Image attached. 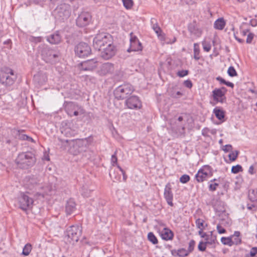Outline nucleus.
<instances>
[{
    "instance_id": "1",
    "label": "nucleus",
    "mask_w": 257,
    "mask_h": 257,
    "mask_svg": "<svg viewBox=\"0 0 257 257\" xmlns=\"http://www.w3.org/2000/svg\"><path fill=\"white\" fill-rule=\"evenodd\" d=\"M36 162L35 155L32 152L20 153L15 160V163L21 169H27L33 166Z\"/></svg>"
},
{
    "instance_id": "2",
    "label": "nucleus",
    "mask_w": 257,
    "mask_h": 257,
    "mask_svg": "<svg viewBox=\"0 0 257 257\" xmlns=\"http://www.w3.org/2000/svg\"><path fill=\"white\" fill-rule=\"evenodd\" d=\"M112 41H113V39L109 34L100 32L97 34L93 38V46L95 49L100 50L102 47Z\"/></svg>"
},
{
    "instance_id": "3",
    "label": "nucleus",
    "mask_w": 257,
    "mask_h": 257,
    "mask_svg": "<svg viewBox=\"0 0 257 257\" xmlns=\"http://www.w3.org/2000/svg\"><path fill=\"white\" fill-rule=\"evenodd\" d=\"M71 14V9L69 5L61 4L58 5L53 12L55 19L59 21L67 20Z\"/></svg>"
},
{
    "instance_id": "4",
    "label": "nucleus",
    "mask_w": 257,
    "mask_h": 257,
    "mask_svg": "<svg viewBox=\"0 0 257 257\" xmlns=\"http://www.w3.org/2000/svg\"><path fill=\"white\" fill-rule=\"evenodd\" d=\"M134 91V87L130 83L120 85L114 90V95L117 100L128 98Z\"/></svg>"
},
{
    "instance_id": "5",
    "label": "nucleus",
    "mask_w": 257,
    "mask_h": 257,
    "mask_svg": "<svg viewBox=\"0 0 257 257\" xmlns=\"http://www.w3.org/2000/svg\"><path fill=\"white\" fill-rule=\"evenodd\" d=\"M41 53L42 59L47 63L54 64L59 60V53L47 47L43 46Z\"/></svg>"
},
{
    "instance_id": "6",
    "label": "nucleus",
    "mask_w": 257,
    "mask_h": 257,
    "mask_svg": "<svg viewBox=\"0 0 257 257\" xmlns=\"http://www.w3.org/2000/svg\"><path fill=\"white\" fill-rule=\"evenodd\" d=\"M66 235L71 240L78 242L82 235V227L78 225L69 226L66 231Z\"/></svg>"
},
{
    "instance_id": "7",
    "label": "nucleus",
    "mask_w": 257,
    "mask_h": 257,
    "mask_svg": "<svg viewBox=\"0 0 257 257\" xmlns=\"http://www.w3.org/2000/svg\"><path fill=\"white\" fill-rule=\"evenodd\" d=\"M90 47L85 43H80L75 48V53L80 58L87 56L90 54Z\"/></svg>"
},
{
    "instance_id": "8",
    "label": "nucleus",
    "mask_w": 257,
    "mask_h": 257,
    "mask_svg": "<svg viewBox=\"0 0 257 257\" xmlns=\"http://www.w3.org/2000/svg\"><path fill=\"white\" fill-rule=\"evenodd\" d=\"M100 55L104 59H109L113 57L116 52L115 46L113 45V42H110L102 47L100 50Z\"/></svg>"
},
{
    "instance_id": "9",
    "label": "nucleus",
    "mask_w": 257,
    "mask_h": 257,
    "mask_svg": "<svg viewBox=\"0 0 257 257\" xmlns=\"http://www.w3.org/2000/svg\"><path fill=\"white\" fill-rule=\"evenodd\" d=\"M227 89L224 87L220 88H215L212 91L213 100L216 102L224 103L226 101L225 93Z\"/></svg>"
},
{
    "instance_id": "10",
    "label": "nucleus",
    "mask_w": 257,
    "mask_h": 257,
    "mask_svg": "<svg viewBox=\"0 0 257 257\" xmlns=\"http://www.w3.org/2000/svg\"><path fill=\"white\" fill-rule=\"evenodd\" d=\"M91 16L90 14L87 12H82L81 13L76 19V24L80 27H85L91 22Z\"/></svg>"
},
{
    "instance_id": "11",
    "label": "nucleus",
    "mask_w": 257,
    "mask_h": 257,
    "mask_svg": "<svg viewBox=\"0 0 257 257\" xmlns=\"http://www.w3.org/2000/svg\"><path fill=\"white\" fill-rule=\"evenodd\" d=\"M19 202L20 208L24 211H27L28 208L32 207L33 199L26 194H22L19 198Z\"/></svg>"
},
{
    "instance_id": "12",
    "label": "nucleus",
    "mask_w": 257,
    "mask_h": 257,
    "mask_svg": "<svg viewBox=\"0 0 257 257\" xmlns=\"http://www.w3.org/2000/svg\"><path fill=\"white\" fill-rule=\"evenodd\" d=\"M130 46L127 49V52L138 51L141 50L142 46L137 38L134 36L132 33L131 34Z\"/></svg>"
},
{
    "instance_id": "13",
    "label": "nucleus",
    "mask_w": 257,
    "mask_h": 257,
    "mask_svg": "<svg viewBox=\"0 0 257 257\" xmlns=\"http://www.w3.org/2000/svg\"><path fill=\"white\" fill-rule=\"evenodd\" d=\"M15 79L14 71L10 68L5 67L0 71V80H14Z\"/></svg>"
},
{
    "instance_id": "14",
    "label": "nucleus",
    "mask_w": 257,
    "mask_h": 257,
    "mask_svg": "<svg viewBox=\"0 0 257 257\" xmlns=\"http://www.w3.org/2000/svg\"><path fill=\"white\" fill-rule=\"evenodd\" d=\"M125 104L131 109L138 108L141 106V102L136 96H132L126 99Z\"/></svg>"
},
{
    "instance_id": "15",
    "label": "nucleus",
    "mask_w": 257,
    "mask_h": 257,
    "mask_svg": "<svg viewBox=\"0 0 257 257\" xmlns=\"http://www.w3.org/2000/svg\"><path fill=\"white\" fill-rule=\"evenodd\" d=\"M65 108L67 110H74L73 114L75 116L83 114L84 113V110L81 106L72 102H66Z\"/></svg>"
},
{
    "instance_id": "16",
    "label": "nucleus",
    "mask_w": 257,
    "mask_h": 257,
    "mask_svg": "<svg viewBox=\"0 0 257 257\" xmlns=\"http://www.w3.org/2000/svg\"><path fill=\"white\" fill-rule=\"evenodd\" d=\"M92 138L90 136L83 139H78L74 141L77 146L80 148V151L85 152L89 145L92 142Z\"/></svg>"
},
{
    "instance_id": "17",
    "label": "nucleus",
    "mask_w": 257,
    "mask_h": 257,
    "mask_svg": "<svg viewBox=\"0 0 257 257\" xmlns=\"http://www.w3.org/2000/svg\"><path fill=\"white\" fill-rule=\"evenodd\" d=\"M164 195L168 204L171 206H173L174 204L172 202L173 194L172 192L171 185L170 183H167L166 185Z\"/></svg>"
},
{
    "instance_id": "18",
    "label": "nucleus",
    "mask_w": 257,
    "mask_h": 257,
    "mask_svg": "<svg viewBox=\"0 0 257 257\" xmlns=\"http://www.w3.org/2000/svg\"><path fill=\"white\" fill-rule=\"evenodd\" d=\"M98 61L95 59L88 60L81 63V69L85 71H90L96 67Z\"/></svg>"
},
{
    "instance_id": "19",
    "label": "nucleus",
    "mask_w": 257,
    "mask_h": 257,
    "mask_svg": "<svg viewBox=\"0 0 257 257\" xmlns=\"http://www.w3.org/2000/svg\"><path fill=\"white\" fill-rule=\"evenodd\" d=\"M162 37V38L159 39L162 45H172L175 43L177 41V38L174 35H166L164 33Z\"/></svg>"
},
{
    "instance_id": "20",
    "label": "nucleus",
    "mask_w": 257,
    "mask_h": 257,
    "mask_svg": "<svg viewBox=\"0 0 257 257\" xmlns=\"http://www.w3.org/2000/svg\"><path fill=\"white\" fill-rule=\"evenodd\" d=\"M113 70L114 67L113 64L110 63H105L101 65L99 73L100 75H104L112 72Z\"/></svg>"
},
{
    "instance_id": "21",
    "label": "nucleus",
    "mask_w": 257,
    "mask_h": 257,
    "mask_svg": "<svg viewBox=\"0 0 257 257\" xmlns=\"http://www.w3.org/2000/svg\"><path fill=\"white\" fill-rule=\"evenodd\" d=\"M213 112L218 120L222 122L225 121V112L222 108L219 107H215L213 110Z\"/></svg>"
},
{
    "instance_id": "22",
    "label": "nucleus",
    "mask_w": 257,
    "mask_h": 257,
    "mask_svg": "<svg viewBox=\"0 0 257 257\" xmlns=\"http://www.w3.org/2000/svg\"><path fill=\"white\" fill-rule=\"evenodd\" d=\"M160 235L162 239L165 240H171L174 236L173 232L168 228H164Z\"/></svg>"
},
{
    "instance_id": "23",
    "label": "nucleus",
    "mask_w": 257,
    "mask_h": 257,
    "mask_svg": "<svg viewBox=\"0 0 257 257\" xmlns=\"http://www.w3.org/2000/svg\"><path fill=\"white\" fill-rule=\"evenodd\" d=\"M76 209V204L73 199H69L66 205L65 210L67 215L72 214Z\"/></svg>"
},
{
    "instance_id": "24",
    "label": "nucleus",
    "mask_w": 257,
    "mask_h": 257,
    "mask_svg": "<svg viewBox=\"0 0 257 257\" xmlns=\"http://www.w3.org/2000/svg\"><path fill=\"white\" fill-rule=\"evenodd\" d=\"M210 177L207 172H203L202 170H199L195 175V178L198 182H202L206 180Z\"/></svg>"
},
{
    "instance_id": "25",
    "label": "nucleus",
    "mask_w": 257,
    "mask_h": 257,
    "mask_svg": "<svg viewBox=\"0 0 257 257\" xmlns=\"http://www.w3.org/2000/svg\"><path fill=\"white\" fill-rule=\"evenodd\" d=\"M47 40L51 44H56L61 41V37L60 35L57 33L47 37Z\"/></svg>"
},
{
    "instance_id": "26",
    "label": "nucleus",
    "mask_w": 257,
    "mask_h": 257,
    "mask_svg": "<svg viewBox=\"0 0 257 257\" xmlns=\"http://www.w3.org/2000/svg\"><path fill=\"white\" fill-rule=\"evenodd\" d=\"M225 25L226 22L224 19L223 18H220L215 21L214 23V28L216 30H222L224 29Z\"/></svg>"
},
{
    "instance_id": "27",
    "label": "nucleus",
    "mask_w": 257,
    "mask_h": 257,
    "mask_svg": "<svg viewBox=\"0 0 257 257\" xmlns=\"http://www.w3.org/2000/svg\"><path fill=\"white\" fill-rule=\"evenodd\" d=\"M160 65V69L164 71L168 70L171 65V59L168 58L165 62H161Z\"/></svg>"
},
{
    "instance_id": "28",
    "label": "nucleus",
    "mask_w": 257,
    "mask_h": 257,
    "mask_svg": "<svg viewBox=\"0 0 257 257\" xmlns=\"http://www.w3.org/2000/svg\"><path fill=\"white\" fill-rule=\"evenodd\" d=\"M76 145V144L73 141V145L70 147L69 151L70 153L73 155H78V154L83 153L82 151H80V148Z\"/></svg>"
},
{
    "instance_id": "29",
    "label": "nucleus",
    "mask_w": 257,
    "mask_h": 257,
    "mask_svg": "<svg viewBox=\"0 0 257 257\" xmlns=\"http://www.w3.org/2000/svg\"><path fill=\"white\" fill-rule=\"evenodd\" d=\"M196 224L197 227L200 229V230L198 231V234H201V233H202V231L205 228V226H207V224L204 225V220L200 218H198L196 220Z\"/></svg>"
},
{
    "instance_id": "30",
    "label": "nucleus",
    "mask_w": 257,
    "mask_h": 257,
    "mask_svg": "<svg viewBox=\"0 0 257 257\" xmlns=\"http://www.w3.org/2000/svg\"><path fill=\"white\" fill-rule=\"evenodd\" d=\"M248 199L251 202L257 201V190L250 189L248 191Z\"/></svg>"
},
{
    "instance_id": "31",
    "label": "nucleus",
    "mask_w": 257,
    "mask_h": 257,
    "mask_svg": "<svg viewBox=\"0 0 257 257\" xmlns=\"http://www.w3.org/2000/svg\"><path fill=\"white\" fill-rule=\"evenodd\" d=\"M152 28L157 34L158 39L162 38V35L164 33L163 32L162 30L161 29L158 24L154 25Z\"/></svg>"
},
{
    "instance_id": "32",
    "label": "nucleus",
    "mask_w": 257,
    "mask_h": 257,
    "mask_svg": "<svg viewBox=\"0 0 257 257\" xmlns=\"http://www.w3.org/2000/svg\"><path fill=\"white\" fill-rule=\"evenodd\" d=\"M193 52H194V58L196 60L200 59V48L199 45L198 43H194L193 46Z\"/></svg>"
},
{
    "instance_id": "33",
    "label": "nucleus",
    "mask_w": 257,
    "mask_h": 257,
    "mask_svg": "<svg viewBox=\"0 0 257 257\" xmlns=\"http://www.w3.org/2000/svg\"><path fill=\"white\" fill-rule=\"evenodd\" d=\"M32 249V244L30 243H28L23 247L22 254L24 256H28L29 255Z\"/></svg>"
},
{
    "instance_id": "34",
    "label": "nucleus",
    "mask_w": 257,
    "mask_h": 257,
    "mask_svg": "<svg viewBox=\"0 0 257 257\" xmlns=\"http://www.w3.org/2000/svg\"><path fill=\"white\" fill-rule=\"evenodd\" d=\"M92 190L88 188L87 186H83L81 189V195L84 197H88L90 196V194Z\"/></svg>"
},
{
    "instance_id": "35",
    "label": "nucleus",
    "mask_w": 257,
    "mask_h": 257,
    "mask_svg": "<svg viewBox=\"0 0 257 257\" xmlns=\"http://www.w3.org/2000/svg\"><path fill=\"white\" fill-rule=\"evenodd\" d=\"M212 242H203V241H201L198 245V250L200 251H204L206 250V245L207 244H210L212 245Z\"/></svg>"
},
{
    "instance_id": "36",
    "label": "nucleus",
    "mask_w": 257,
    "mask_h": 257,
    "mask_svg": "<svg viewBox=\"0 0 257 257\" xmlns=\"http://www.w3.org/2000/svg\"><path fill=\"white\" fill-rule=\"evenodd\" d=\"M221 241L224 245H228L229 246L232 245V239L231 237H222L221 238Z\"/></svg>"
},
{
    "instance_id": "37",
    "label": "nucleus",
    "mask_w": 257,
    "mask_h": 257,
    "mask_svg": "<svg viewBox=\"0 0 257 257\" xmlns=\"http://www.w3.org/2000/svg\"><path fill=\"white\" fill-rule=\"evenodd\" d=\"M148 239L153 244H156L158 242V240L156 236L153 232H149L148 234Z\"/></svg>"
},
{
    "instance_id": "38",
    "label": "nucleus",
    "mask_w": 257,
    "mask_h": 257,
    "mask_svg": "<svg viewBox=\"0 0 257 257\" xmlns=\"http://www.w3.org/2000/svg\"><path fill=\"white\" fill-rule=\"evenodd\" d=\"M189 254V252L184 248L178 249L177 256L185 257L188 256Z\"/></svg>"
},
{
    "instance_id": "39",
    "label": "nucleus",
    "mask_w": 257,
    "mask_h": 257,
    "mask_svg": "<svg viewBox=\"0 0 257 257\" xmlns=\"http://www.w3.org/2000/svg\"><path fill=\"white\" fill-rule=\"evenodd\" d=\"M242 171L243 169L241 166L240 165H236L232 167L231 172L233 174H237L240 172H242Z\"/></svg>"
},
{
    "instance_id": "40",
    "label": "nucleus",
    "mask_w": 257,
    "mask_h": 257,
    "mask_svg": "<svg viewBox=\"0 0 257 257\" xmlns=\"http://www.w3.org/2000/svg\"><path fill=\"white\" fill-rule=\"evenodd\" d=\"M239 153L238 151H235L234 152H232L228 155V158L231 161H234L236 160L238 155Z\"/></svg>"
},
{
    "instance_id": "41",
    "label": "nucleus",
    "mask_w": 257,
    "mask_h": 257,
    "mask_svg": "<svg viewBox=\"0 0 257 257\" xmlns=\"http://www.w3.org/2000/svg\"><path fill=\"white\" fill-rule=\"evenodd\" d=\"M199 170H202L203 172H207V174L210 175V176H212L213 173L212 172V169L209 165H205L203 166V167Z\"/></svg>"
},
{
    "instance_id": "42",
    "label": "nucleus",
    "mask_w": 257,
    "mask_h": 257,
    "mask_svg": "<svg viewBox=\"0 0 257 257\" xmlns=\"http://www.w3.org/2000/svg\"><path fill=\"white\" fill-rule=\"evenodd\" d=\"M124 7L127 9H130L133 5V0H122Z\"/></svg>"
},
{
    "instance_id": "43",
    "label": "nucleus",
    "mask_w": 257,
    "mask_h": 257,
    "mask_svg": "<svg viewBox=\"0 0 257 257\" xmlns=\"http://www.w3.org/2000/svg\"><path fill=\"white\" fill-rule=\"evenodd\" d=\"M190 180V177L188 175L184 174L180 178V182L183 184H185L188 182Z\"/></svg>"
},
{
    "instance_id": "44",
    "label": "nucleus",
    "mask_w": 257,
    "mask_h": 257,
    "mask_svg": "<svg viewBox=\"0 0 257 257\" xmlns=\"http://www.w3.org/2000/svg\"><path fill=\"white\" fill-rule=\"evenodd\" d=\"M257 254V246L251 248L248 254H246V257H254Z\"/></svg>"
},
{
    "instance_id": "45",
    "label": "nucleus",
    "mask_w": 257,
    "mask_h": 257,
    "mask_svg": "<svg viewBox=\"0 0 257 257\" xmlns=\"http://www.w3.org/2000/svg\"><path fill=\"white\" fill-rule=\"evenodd\" d=\"M109 175L110 178L113 180V182L115 181L118 180L120 179V177L119 176L118 178L115 174V171L113 169H111L109 171Z\"/></svg>"
},
{
    "instance_id": "46",
    "label": "nucleus",
    "mask_w": 257,
    "mask_h": 257,
    "mask_svg": "<svg viewBox=\"0 0 257 257\" xmlns=\"http://www.w3.org/2000/svg\"><path fill=\"white\" fill-rule=\"evenodd\" d=\"M227 73L230 76H231V77L234 76L236 75V74H237L235 69L232 66H230L228 68V71H227Z\"/></svg>"
},
{
    "instance_id": "47",
    "label": "nucleus",
    "mask_w": 257,
    "mask_h": 257,
    "mask_svg": "<svg viewBox=\"0 0 257 257\" xmlns=\"http://www.w3.org/2000/svg\"><path fill=\"white\" fill-rule=\"evenodd\" d=\"M195 245V241L193 239L191 240L190 241V242H189V246L188 247V249L187 250L189 252V253L190 252H192L193 250H194Z\"/></svg>"
},
{
    "instance_id": "48",
    "label": "nucleus",
    "mask_w": 257,
    "mask_h": 257,
    "mask_svg": "<svg viewBox=\"0 0 257 257\" xmlns=\"http://www.w3.org/2000/svg\"><path fill=\"white\" fill-rule=\"evenodd\" d=\"M203 49L205 52H209L211 48V46L210 43H207L206 42H202Z\"/></svg>"
},
{
    "instance_id": "49",
    "label": "nucleus",
    "mask_w": 257,
    "mask_h": 257,
    "mask_svg": "<svg viewBox=\"0 0 257 257\" xmlns=\"http://www.w3.org/2000/svg\"><path fill=\"white\" fill-rule=\"evenodd\" d=\"M111 164L113 166L117 165V158L116 157V152L111 156Z\"/></svg>"
},
{
    "instance_id": "50",
    "label": "nucleus",
    "mask_w": 257,
    "mask_h": 257,
    "mask_svg": "<svg viewBox=\"0 0 257 257\" xmlns=\"http://www.w3.org/2000/svg\"><path fill=\"white\" fill-rule=\"evenodd\" d=\"M188 73V71L185 70H179L177 72V74L180 77H183L186 76Z\"/></svg>"
},
{
    "instance_id": "51",
    "label": "nucleus",
    "mask_w": 257,
    "mask_h": 257,
    "mask_svg": "<svg viewBox=\"0 0 257 257\" xmlns=\"http://www.w3.org/2000/svg\"><path fill=\"white\" fill-rule=\"evenodd\" d=\"M182 95H183V93L179 91H177V92L174 91L171 93V96L172 97L175 98H180Z\"/></svg>"
},
{
    "instance_id": "52",
    "label": "nucleus",
    "mask_w": 257,
    "mask_h": 257,
    "mask_svg": "<svg viewBox=\"0 0 257 257\" xmlns=\"http://www.w3.org/2000/svg\"><path fill=\"white\" fill-rule=\"evenodd\" d=\"M218 183H211L209 185V190L210 191H214L216 190L217 187H218Z\"/></svg>"
},
{
    "instance_id": "53",
    "label": "nucleus",
    "mask_w": 257,
    "mask_h": 257,
    "mask_svg": "<svg viewBox=\"0 0 257 257\" xmlns=\"http://www.w3.org/2000/svg\"><path fill=\"white\" fill-rule=\"evenodd\" d=\"M232 147L231 145H226L223 146L222 148V150L225 153L232 151Z\"/></svg>"
},
{
    "instance_id": "54",
    "label": "nucleus",
    "mask_w": 257,
    "mask_h": 257,
    "mask_svg": "<svg viewBox=\"0 0 257 257\" xmlns=\"http://www.w3.org/2000/svg\"><path fill=\"white\" fill-rule=\"evenodd\" d=\"M210 237L209 240L206 241L207 242H212V244H213L215 243V241L216 240V236L213 235V232L211 231L210 232Z\"/></svg>"
},
{
    "instance_id": "55",
    "label": "nucleus",
    "mask_w": 257,
    "mask_h": 257,
    "mask_svg": "<svg viewBox=\"0 0 257 257\" xmlns=\"http://www.w3.org/2000/svg\"><path fill=\"white\" fill-rule=\"evenodd\" d=\"M42 38L41 37H31L30 38V40L31 41L35 42V43H38L41 41Z\"/></svg>"
},
{
    "instance_id": "56",
    "label": "nucleus",
    "mask_w": 257,
    "mask_h": 257,
    "mask_svg": "<svg viewBox=\"0 0 257 257\" xmlns=\"http://www.w3.org/2000/svg\"><path fill=\"white\" fill-rule=\"evenodd\" d=\"M0 83L6 88H8L13 85V81H0Z\"/></svg>"
},
{
    "instance_id": "57",
    "label": "nucleus",
    "mask_w": 257,
    "mask_h": 257,
    "mask_svg": "<svg viewBox=\"0 0 257 257\" xmlns=\"http://www.w3.org/2000/svg\"><path fill=\"white\" fill-rule=\"evenodd\" d=\"M217 230L219 234H222L226 232V230L222 227L220 224L217 225Z\"/></svg>"
},
{
    "instance_id": "58",
    "label": "nucleus",
    "mask_w": 257,
    "mask_h": 257,
    "mask_svg": "<svg viewBox=\"0 0 257 257\" xmlns=\"http://www.w3.org/2000/svg\"><path fill=\"white\" fill-rule=\"evenodd\" d=\"M241 242V238H239V237H236L234 238L233 240H232V245L236 244L238 245L240 244Z\"/></svg>"
},
{
    "instance_id": "59",
    "label": "nucleus",
    "mask_w": 257,
    "mask_h": 257,
    "mask_svg": "<svg viewBox=\"0 0 257 257\" xmlns=\"http://www.w3.org/2000/svg\"><path fill=\"white\" fill-rule=\"evenodd\" d=\"M253 38V34L252 33H249L247 36L246 43H250Z\"/></svg>"
},
{
    "instance_id": "60",
    "label": "nucleus",
    "mask_w": 257,
    "mask_h": 257,
    "mask_svg": "<svg viewBox=\"0 0 257 257\" xmlns=\"http://www.w3.org/2000/svg\"><path fill=\"white\" fill-rule=\"evenodd\" d=\"M248 173L251 175H253L256 173L255 171L254 170V165H251L249 167Z\"/></svg>"
},
{
    "instance_id": "61",
    "label": "nucleus",
    "mask_w": 257,
    "mask_h": 257,
    "mask_svg": "<svg viewBox=\"0 0 257 257\" xmlns=\"http://www.w3.org/2000/svg\"><path fill=\"white\" fill-rule=\"evenodd\" d=\"M23 132V131H21V132L19 131L18 137H19V139H21L22 140H25L26 137H27V135L22 134L21 133Z\"/></svg>"
},
{
    "instance_id": "62",
    "label": "nucleus",
    "mask_w": 257,
    "mask_h": 257,
    "mask_svg": "<svg viewBox=\"0 0 257 257\" xmlns=\"http://www.w3.org/2000/svg\"><path fill=\"white\" fill-rule=\"evenodd\" d=\"M222 83H224V84L226 85L227 86L230 87L231 88H233L234 86V84L230 82V81H220Z\"/></svg>"
},
{
    "instance_id": "63",
    "label": "nucleus",
    "mask_w": 257,
    "mask_h": 257,
    "mask_svg": "<svg viewBox=\"0 0 257 257\" xmlns=\"http://www.w3.org/2000/svg\"><path fill=\"white\" fill-rule=\"evenodd\" d=\"M184 85L188 88H191L192 86V81H184Z\"/></svg>"
},
{
    "instance_id": "64",
    "label": "nucleus",
    "mask_w": 257,
    "mask_h": 257,
    "mask_svg": "<svg viewBox=\"0 0 257 257\" xmlns=\"http://www.w3.org/2000/svg\"><path fill=\"white\" fill-rule=\"evenodd\" d=\"M151 26L152 27L154 25H156V24H158L157 21L156 19L152 18L151 19Z\"/></svg>"
}]
</instances>
